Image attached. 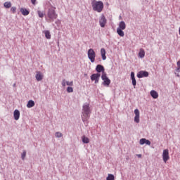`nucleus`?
<instances>
[{"label": "nucleus", "mask_w": 180, "mask_h": 180, "mask_svg": "<svg viewBox=\"0 0 180 180\" xmlns=\"http://www.w3.org/2000/svg\"><path fill=\"white\" fill-rule=\"evenodd\" d=\"M89 115H91V108L89 103H86L83 105L82 119L83 122H86L89 119Z\"/></svg>", "instance_id": "1"}, {"label": "nucleus", "mask_w": 180, "mask_h": 180, "mask_svg": "<svg viewBox=\"0 0 180 180\" xmlns=\"http://www.w3.org/2000/svg\"><path fill=\"white\" fill-rule=\"evenodd\" d=\"M91 6L93 8V11H94L95 12H98V13H101V12L103 11V2L101 1H96L94 0L91 2Z\"/></svg>", "instance_id": "2"}, {"label": "nucleus", "mask_w": 180, "mask_h": 180, "mask_svg": "<svg viewBox=\"0 0 180 180\" xmlns=\"http://www.w3.org/2000/svg\"><path fill=\"white\" fill-rule=\"evenodd\" d=\"M47 16L51 22H53L54 20L58 18V15L56 13V7H51L48 10Z\"/></svg>", "instance_id": "3"}, {"label": "nucleus", "mask_w": 180, "mask_h": 180, "mask_svg": "<svg viewBox=\"0 0 180 180\" xmlns=\"http://www.w3.org/2000/svg\"><path fill=\"white\" fill-rule=\"evenodd\" d=\"M126 29V23L124 21H121L119 24V27L117 28V33L120 37H124V30Z\"/></svg>", "instance_id": "4"}, {"label": "nucleus", "mask_w": 180, "mask_h": 180, "mask_svg": "<svg viewBox=\"0 0 180 180\" xmlns=\"http://www.w3.org/2000/svg\"><path fill=\"white\" fill-rule=\"evenodd\" d=\"M87 56L91 63H95V58L96 57V53H95V51H94L92 49H89L87 52Z\"/></svg>", "instance_id": "5"}, {"label": "nucleus", "mask_w": 180, "mask_h": 180, "mask_svg": "<svg viewBox=\"0 0 180 180\" xmlns=\"http://www.w3.org/2000/svg\"><path fill=\"white\" fill-rule=\"evenodd\" d=\"M101 79L103 80V85L104 86H109L110 85V79L107 76L106 73L101 75Z\"/></svg>", "instance_id": "6"}, {"label": "nucleus", "mask_w": 180, "mask_h": 180, "mask_svg": "<svg viewBox=\"0 0 180 180\" xmlns=\"http://www.w3.org/2000/svg\"><path fill=\"white\" fill-rule=\"evenodd\" d=\"M162 158L164 162H167L169 160V150L168 149H165L162 153Z\"/></svg>", "instance_id": "7"}, {"label": "nucleus", "mask_w": 180, "mask_h": 180, "mask_svg": "<svg viewBox=\"0 0 180 180\" xmlns=\"http://www.w3.org/2000/svg\"><path fill=\"white\" fill-rule=\"evenodd\" d=\"M99 78H101L100 73L93 74L91 76V81H95V84H98V82H99Z\"/></svg>", "instance_id": "8"}, {"label": "nucleus", "mask_w": 180, "mask_h": 180, "mask_svg": "<svg viewBox=\"0 0 180 180\" xmlns=\"http://www.w3.org/2000/svg\"><path fill=\"white\" fill-rule=\"evenodd\" d=\"M134 114H135L134 122L136 123H140V111L139 110V109L134 110Z\"/></svg>", "instance_id": "9"}, {"label": "nucleus", "mask_w": 180, "mask_h": 180, "mask_svg": "<svg viewBox=\"0 0 180 180\" xmlns=\"http://www.w3.org/2000/svg\"><path fill=\"white\" fill-rule=\"evenodd\" d=\"M96 71H97V72H102V75L106 74V72H105V68L102 65H97Z\"/></svg>", "instance_id": "10"}, {"label": "nucleus", "mask_w": 180, "mask_h": 180, "mask_svg": "<svg viewBox=\"0 0 180 180\" xmlns=\"http://www.w3.org/2000/svg\"><path fill=\"white\" fill-rule=\"evenodd\" d=\"M139 144H141V146H143V144L151 146V142L148 139L143 138L140 139Z\"/></svg>", "instance_id": "11"}, {"label": "nucleus", "mask_w": 180, "mask_h": 180, "mask_svg": "<svg viewBox=\"0 0 180 180\" xmlns=\"http://www.w3.org/2000/svg\"><path fill=\"white\" fill-rule=\"evenodd\" d=\"M99 23L101 27H103L106 25V18H105V15L101 17Z\"/></svg>", "instance_id": "12"}, {"label": "nucleus", "mask_w": 180, "mask_h": 180, "mask_svg": "<svg viewBox=\"0 0 180 180\" xmlns=\"http://www.w3.org/2000/svg\"><path fill=\"white\" fill-rule=\"evenodd\" d=\"M138 78H143L144 77H148V72L141 71L137 74Z\"/></svg>", "instance_id": "13"}, {"label": "nucleus", "mask_w": 180, "mask_h": 180, "mask_svg": "<svg viewBox=\"0 0 180 180\" xmlns=\"http://www.w3.org/2000/svg\"><path fill=\"white\" fill-rule=\"evenodd\" d=\"M13 116L15 120H19V118L20 117V112L19 111V110H14Z\"/></svg>", "instance_id": "14"}, {"label": "nucleus", "mask_w": 180, "mask_h": 180, "mask_svg": "<svg viewBox=\"0 0 180 180\" xmlns=\"http://www.w3.org/2000/svg\"><path fill=\"white\" fill-rule=\"evenodd\" d=\"M35 78L37 79V81H41L43 79V73L41 72H37Z\"/></svg>", "instance_id": "15"}, {"label": "nucleus", "mask_w": 180, "mask_h": 180, "mask_svg": "<svg viewBox=\"0 0 180 180\" xmlns=\"http://www.w3.org/2000/svg\"><path fill=\"white\" fill-rule=\"evenodd\" d=\"M20 11L21 12L22 15H23V16H27V15L30 13L27 9L23 8H21Z\"/></svg>", "instance_id": "16"}, {"label": "nucleus", "mask_w": 180, "mask_h": 180, "mask_svg": "<svg viewBox=\"0 0 180 180\" xmlns=\"http://www.w3.org/2000/svg\"><path fill=\"white\" fill-rule=\"evenodd\" d=\"M101 54L102 60H106V50H105V49L103 48L101 49Z\"/></svg>", "instance_id": "17"}, {"label": "nucleus", "mask_w": 180, "mask_h": 180, "mask_svg": "<svg viewBox=\"0 0 180 180\" xmlns=\"http://www.w3.org/2000/svg\"><path fill=\"white\" fill-rule=\"evenodd\" d=\"M145 56H146V51H144V49H140L139 53V57L140 58H144Z\"/></svg>", "instance_id": "18"}, {"label": "nucleus", "mask_w": 180, "mask_h": 180, "mask_svg": "<svg viewBox=\"0 0 180 180\" xmlns=\"http://www.w3.org/2000/svg\"><path fill=\"white\" fill-rule=\"evenodd\" d=\"M43 33L45 34L46 39H48V40H50V39H51V34H50V31L45 30L43 32Z\"/></svg>", "instance_id": "19"}, {"label": "nucleus", "mask_w": 180, "mask_h": 180, "mask_svg": "<svg viewBox=\"0 0 180 180\" xmlns=\"http://www.w3.org/2000/svg\"><path fill=\"white\" fill-rule=\"evenodd\" d=\"M150 96H152V98H153V99H157V98H158V93H157V91L152 90L150 91Z\"/></svg>", "instance_id": "20"}, {"label": "nucleus", "mask_w": 180, "mask_h": 180, "mask_svg": "<svg viewBox=\"0 0 180 180\" xmlns=\"http://www.w3.org/2000/svg\"><path fill=\"white\" fill-rule=\"evenodd\" d=\"M4 8H6V9H9V8H11L12 6V3H11V1H6L4 4Z\"/></svg>", "instance_id": "21"}, {"label": "nucleus", "mask_w": 180, "mask_h": 180, "mask_svg": "<svg viewBox=\"0 0 180 180\" xmlns=\"http://www.w3.org/2000/svg\"><path fill=\"white\" fill-rule=\"evenodd\" d=\"M82 141L84 144L89 143V139L85 136H82Z\"/></svg>", "instance_id": "22"}, {"label": "nucleus", "mask_w": 180, "mask_h": 180, "mask_svg": "<svg viewBox=\"0 0 180 180\" xmlns=\"http://www.w3.org/2000/svg\"><path fill=\"white\" fill-rule=\"evenodd\" d=\"M34 106V101L30 100L27 104V108H33Z\"/></svg>", "instance_id": "23"}, {"label": "nucleus", "mask_w": 180, "mask_h": 180, "mask_svg": "<svg viewBox=\"0 0 180 180\" xmlns=\"http://www.w3.org/2000/svg\"><path fill=\"white\" fill-rule=\"evenodd\" d=\"M106 180H115V176L113 174H108Z\"/></svg>", "instance_id": "24"}, {"label": "nucleus", "mask_w": 180, "mask_h": 180, "mask_svg": "<svg viewBox=\"0 0 180 180\" xmlns=\"http://www.w3.org/2000/svg\"><path fill=\"white\" fill-rule=\"evenodd\" d=\"M179 72H180V68L179 67L176 68L174 74L176 75V77H179Z\"/></svg>", "instance_id": "25"}, {"label": "nucleus", "mask_w": 180, "mask_h": 180, "mask_svg": "<svg viewBox=\"0 0 180 180\" xmlns=\"http://www.w3.org/2000/svg\"><path fill=\"white\" fill-rule=\"evenodd\" d=\"M67 92H68L69 94H71L74 92V89L72 87L69 86L67 88Z\"/></svg>", "instance_id": "26"}, {"label": "nucleus", "mask_w": 180, "mask_h": 180, "mask_svg": "<svg viewBox=\"0 0 180 180\" xmlns=\"http://www.w3.org/2000/svg\"><path fill=\"white\" fill-rule=\"evenodd\" d=\"M66 85L68 86H72L74 85V82H66Z\"/></svg>", "instance_id": "27"}, {"label": "nucleus", "mask_w": 180, "mask_h": 180, "mask_svg": "<svg viewBox=\"0 0 180 180\" xmlns=\"http://www.w3.org/2000/svg\"><path fill=\"white\" fill-rule=\"evenodd\" d=\"M56 137L60 138V137H63V134H61L60 132H56L55 134Z\"/></svg>", "instance_id": "28"}, {"label": "nucleus", "mask_w": 180, "mask_h": 180, "mask_svg": "<svg viewBox=\"0 0 180 180\" xmlns=\"http://www.w3.org/2000/svg\"><path fill=\"white\" fill-rule=\"evenodd\" d=\"M25 158H26V150H24L22 153L21 158L22 160H25Z\"/></svg>", "instance_id": "29"}, {"label": "nucleus", "mask_w": 180, "mask_h": 180, "mask_svg": "<svg viewBox=\"0 0 180 180\" xmlns=\"http://www.w3.org/2000/svg\"><path fill=\"white\" fill-rule=\"evenodd\" d=\"M11 12L12 13H16V7H11Z\"/></svg>", "instance_id": "30"}, {"label": "nucleus", "mask_w": 180, "mask_h": 180, "mask_svg": "<svg viewBox=\"0 0 180 180\" xmlns=\"http://www.w3.org/2000/svg\"><path fill=\"white\" fill-rule=\"evenodd\" d=\"M38 16H39V18H43L44 16V14L43 13V12L39 11H38Z\"/></svg>", "instance_id": "31"}, {"label": "nucleus", "mask_w": 180, "mask_h": 180, "mask_svg": "<svg viewBox=\"0 0 180 180\" xmlns=\"http://www.w3.org/2000/svg\"><path fill=\"white\" fill-rule=\"evenodd\" d=\"M131 81H132V84L134 85V86H136V85H137V82H136V78L131 79Z\"/></svg>", "instance_id": "32"}, {"label": "nucleus", "mask_w": 180, "mask_h": 180, "mask_svg": "<svg viewBox=\"0 0 180 180\" xmlns=\"http://www.w3.org/2000/svg\"><path fill=\"white\" fill-rule=\"evenodd\" d=\"M67 85V81H65V79H64L63 81H62V86H65Z\"/></svg>", "instance_id": "33"}, {"label": "nucleus", "mask_w": 180, "mask_h": 180, "mask_svg": "<svg viewBox=\"0 0 180 180\" xmlns=\"http://www.w3.org/2000/svg\"><path fill=\"white\" fill-rule=\"evenodd\" d=\"M136 77H134V73L133 72H131V79H135Z\"/></svg>", "instance_id": "34"}, {"label": "nucleus", "mask_w": 180, "mask_h": 180, "mask_svg": "<svg viewBox=\"0 0 180 180\" xmlns=\"http://www.w3.org/2000/svg\"><path fill=\"white\" fill-rule=\"evenodd\" d=\"M32 5H36V0H31Z\"/></svg>", "instance_id": "35"}, {"label": "nucleus", "mask_w": 180, "mask_h": 180, "mask_svg": "<svg viewBox=\"0 0 180 180\" xmlns=\"http://www.w3.org/2000/svg\"><path fill=\"white\" fill-rule=\"evenodd\" d=\"M177 67L180 69V60L177 62Z\"/></svg>", "instance_id": "36"}, {"label": "nucleus", "mask_w": 180, "mask_h": 180, "mask_svg": "<svg viewBox=\"0 0 180 180\" xmlns=\"http://www.w3.org/2000/svg\"><path fill=\"white\" fill-rule=\"evenodd\" d=\"M136 155H137V157H139V158H141V154H138Z\"/></svg>", "instance_id": "37"}, {"label": "nucleus", "mask_w": 180, "mask_h": 180, "mask_svg": "<svg viewBox=\"0 0 180 180\" xmlns=\"http://www.w3.org/2000/svg\"><path fill=\"white\" fill-rule=\"evenodd\" d=\"M13 86H16V84H13Z\"/></svg>", "instance_id": "38"}]
</instances>
